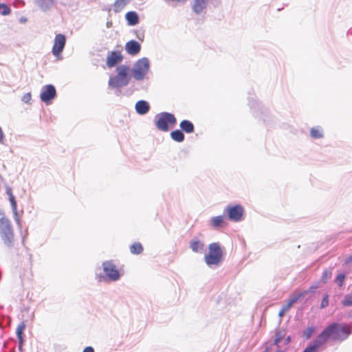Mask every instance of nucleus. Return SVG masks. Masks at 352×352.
Segmentation results:
<instances>
[{"instance_id": "obj_21", "label": "nucleus", "mask_w": 352, "mask_h": 352, "mask_svg": "<svg viewBox=\"0 0 352 352\" xmlns=\"http://www.w3.org/2000/svg\"><path fill=\"white\" fill-rule=\"evenodd\" d=\"M286 336V331L284 329H279L275 331V338L274 344L276 346H279V343L283 340Z\"/></svg>"}, {"instance_id": "obj_14", "label": "nucleus", "mask_w": 352, "mask_h": 352, "mask_svg": "<svg viewBox=\"0 0 352 352\" xmlns=\"http://www.w3.org/2000/svg\"><path fill=\"white\" fill-rule=\"evenodd\" d=\"M210 223V226L215 229L226 226L227 225L225 221V217L222 215L216 216L211 218Z\"/></svg>"}, {"instance_id": "obj_13", "label": "nucleus", "mask_w": 352, "mask_h": 352, "mask_svg": "<svg viewBox=\"0 0 352 352\" xmlns=\"http://www.w3.org/2000/svg\"><path fill=\"white\" fill-rule=\"evenodd\" d=\"M208 0H194L192 10L196 14L201 13L206 8Z\"/></svg>"}, {"instance_id": "obj_33", "label": "nucleus", "mask_w": 352, "mask_h": 352, "mask_svg": "<svg viewBox=\"0 0 352 352\" xmlns=\"http://www.w3.org/2000/svg\"><path fill=\"white\" fill-rule=\"evenodd\" d=\"M331 274H332V272H331V270H329V269H327V270H325L324 272H323V274H322V280L324 281V283H326L327 280L331 278Z\"/></svg>"}, {"instance_id": "obj_44", "label": "nucleus", "mask_w": 352, "mask_h": 352, "mask_svg": "<svg viewBox=\"0 0 352 352\" xmlns=\"http://www.w3.org/2000/svg\"><path fill=\"white\" fill-rule=\"evenodd\" d=\"M276 352H283V351H276Z\"/></svg>"}, {"instance_id": "obj_32", "label": "nucleus", "mask_w": 352, "mask_h": 352, "mask_svg": "<svg viewBox=\"0 0 352 352\" xmlns=\"http://www.w3.org/2000/svg\"><path fill=\"white\" fill-rule=\"evenodd\" d=\"M342 305L344 306V307H349V306H352V294L351 295H346L343 301H342Z\"/></svg>"}, {"instance_id": "obj_35", "label": "nucleus", "mask_w": 352, "mask_h": 352, "mask_svg": "<svg viewBox=\"0 0 352 352\" xmlns=\"http://www.w3.org/2000/svg\"><path fill=\"white\" fill-rule=\"evenodd\" d=\"M291 307L287 304L284 305L280 310L278 316L282 318Z\"/></svg>"}, {"instance_id": "obj_43", "label": "nucleus", "mask_w": 352, "mask_h": 352, "mask_svg": "<svg viewBox=\"0 0 352 352\" xmlns=\"http://www.w3.org/2000/svg\"><path fill=\"white\" fill-rule=\"evenodd\" d=\"M316 288H317V286H315V287H312V286H311V287L309 288V290H310V291H314V290L315 289H316Z\"/></svg>"}, {"instance_id": "obj_27", "label": "nucleus", "mask_w": 352, "mask_h": 352, "mask_svg": "<svg viewBox=\"0 0 352 352\" xmlns=\"http://www.w3.org/2000/svg\"><path fill=\"white\" fill-rule=\"evenodd\" d=\"M310 135L311 138L314 139L322 138L323 137L322 130L318 127L311 128L310 130Z\"/></svg>"}, {"instance_id": "obj_9", "label": "nucleus", "mask_w": 352, "mask_h": 352, "mask_svg": "<svg viewBox=\"0 0 352 352\" xmlns=\"http://www.w3.org/2000/svg\"><path fill=\"white\" fill-rule=\"evenodd\" d=\"M56 96L55 87L52 85H47L43 87L41 94V100L47 104L50 103Z\"/></svg>"}, {"instance_id": "obj_31", "label": "nucleus", "mask_w": 352, "mask_h": 352, "mask_svg": "<svg viewBox=\"0 0 352 352\" xmlns=\"http://www.w3.org/2000/svg\"><path fill=\"white\" fill-rule=\"evenodd\" d=\"M23 277L24 278L27 280H32L33 277V273L32 271V265H30V267H28V269L25 270L23 273Z\"/></svg>"}, {"instance_id": "obj_25", "label": "nucleus", "mask_w": 352, "mask_h": 352, "mask_svg": "<svg viewBox=\"0 0 352 352\" xmlns=\"http://www.w3.org/2000/svg\"><path fill=\"white\" fill-rule=\"evenodd\" d=\"M171 138L177 142H182L184 140V135L180 130H175L170 133Z\"/></svg>"}, {"instance_id": "obj_42", "label": "nucleus", "mask_w": 352, "mask_h": 352, "mask_svg": "<svg viewBox=\"0 0 352 352\" xmlns=\"http://www.w3.org/2000/svg\"><path fill=\"white\" fill-rule=\"evenodd\" d=\"M352 262V254L346 260V263Z\"/></svg>"}, {"instance_id": "obj_38", "label": "nucleus", "mask_w": 352, "mask_h": 352, "mask_svg": "<svg viewBox=\"0 0 352 352\" xmlns=\"http://www.w3.org/2000/svg\"><path fill=\"white\" fill-rule=\"evenodd\" d=\"M82 352H94V349L91 346H87L84 349Z\"/></svg>"}, {"instance_id": "obj_34", "label": "nucleus", "mask_w": 352, "mask_h": 352, "mask_svg": "<svg viewBox=\"0 0 352 352\" xmlns=\"http://www.w3.org/2000/svg\"><path fill=\"white\" fill-rule=\"evenodd\" d=\"M344 279L345 275L343 274H340L336 276L335 281L339 285V287H342L343 285Z\"/></svg>"}, {"instance_id": "obj_3", "label": "nucleus", "mask_w": 352, "mask_h": 352, "mask_svg": "<svg viewBox=\"0 0 352 352\" xmlns=\"http://www.w3.org/2000/svg\"><path fill=\"white\" fill-rule=\"evenodd\" d=\"M117 75L111 77L109 85L112 87H118L128 85L130 76H129V67L126 65H120L117 67Z\"/></svg>"}, {"instance_id": "obj_23", "label": "nucleus", "mask_w": 352, "mask_h": 352, "mask_svg": "<svg viewBox=\"0 0 352 352\" xmlns=\"http://www.w3.org/2000/svg\"><path fill=\"white\" fill-rule=\"evenodd\" d=\"M26 324L24 322H21L16 328V336L19 340L20 344H22L23 342V331L25 329Z\"/></svg>"}, {"instance_id": "obj_41", "label": "nucleus", "mask_w": 352, "mask_h": 352, "mask_svg": "<svg viewBox=\"0 0 352 352\" xmlns=\"http://www.w3.org/2000/svg\"><path fill=\"white\" fill-rule=\"evenodd\" d=\"M173 2L179 3H184L187 1V0H171Z\"/></svg>"}, {"instance_id": "obj_8", "label": "nucleus", "mask_w": 352, "mask_h": 352, "mask_svg": "<svg viewBox=\"0 0 352 352\" xmlns=\"http://www.w3.org/2000/svg\"><path fill=\"white\" fill-rule=\"evenodd\" d=\"M103 270L108 278L111 280H117L120 278V274L115 264L111 261L104 262Z\"/></svg>"}, {"instance_id": "obj_1", "label": "nucleus", "mask_w": 352, "mask_h": 352, "mask_svg": "<svg viewBox=\"0 0 352 352\" xmlns=\"http://www.w3.org/2000/svg\"><path fill=\"white\" fill-rule=\"evenodd\" d=\"M351 333V327L346 324L333 322L318 335L325 344L329 338L333 340L342 341L346 339Z\"/></svg>"}, {"instance_id": "obj_36", "label": "nucleus", "mask_w": 352, "mask_h": 352, "mask_svg": "<svg viewBox=\"0 0 352 352\" xmlns=\"http://www.w3.org/2000/svg\"><path fill=\"white\" fill-rule=\"evenodd\" d=\"M329 305V295L325 294L320 305V308H324Z\"/></svg>"}, {"instance_id": "obj_40", "label": "nucleus", "mask_w": 352, "mask_h": 352, "mask_svg": "<svg viewBox=\"0 0 352 352\" xmlns=\"http://www.w3.org/2000/svg\"><path fill=\"white\" fill-rule=\"evenodd\" d=\"M284 339H285V344H288L291 342L290 336H287V337L285 338Z\"/></svg>"}, {"instance_id": "obj_39", "label": "nucleus", "mask_w": 352, "mask_h": 352, "mask_svg": "<svg viewBox=\"0 0 352 352\" xmlns=\"http://www.w3.org/2000/svg\"><path fill=\"white\" fill-rule=\"evenodd\" d=\"M3 138H4V134H3V132L1 129V128L0 127V142H3Z\"/></svg>"}, {"instance_id": "obj_26", "label": "nucleus", "mask_w": 352, "mask_h": 352, "mask_svg": "<svg viewBox=\"0 0 352 352\" xmlns=\"http://www.w3.org/2000/svg\"><path fill=\"white\" fill-rule=\"evenodd\" d=\"M38 4L43 10L49 9L54 3V0H36Z\"/></svg>"}, {"instance_id": "obj_2", "label": "nucleus", "mask_w": 352, "mask_h": 352, "mask_svg": "<svg viewBox=\"0 0 352 352\" xmlns=\"http://www.w3.org/2000/svg\"><path fill=\"white\" fill-rule=\"evenodd\" d=\"M223 256V252L218 243H212L208 245V252L204 256L206 263L208 266L219 265Z\"/></svg>"}, {"instance_id": "obj_19", "label": "nucleus", "mask_w": 352, "mask_h": 352, "mask_svg": "<svg viewBox=\"0 0 352 352\" xmlns=\"http://www.w3.org/2000/svg\"><path fill=\"white\" fill-rule=\"evenodd\" d=\"M126 19L130 25H135L139 22V17L135 12L131 11L126 14Z\"/></svg>"}, {"instance_id": "obj_15", "label": "nucleus", "mask_w": 352, "mask_h": 352, "mask_svg": "<svg viewBox=\"0 0 352 352\" xmlns=\"http://www.w3.org/2000/svg\"><path fill=\"white\" fill-rule=\"evenodd\" d=\"M190 248L194 252H202L204 250L205 245L198 239H193L190 243Z\"/></svg>"}, {"instance_id": "obj_29", "label": "nucleus", "mask_w": 352, "mask_h": 352, "mask_svg": "<svg viewBox=\"0 0 352 352\" xmlns=\"http://www.w3.org/2000/svg\"><path fill=\"white\" fill-rule=\"evenodd\" d=\"M11 12L10 8L5 3H0V14L5 16Z\"/></svg>"}, {"instance_id": "obj_24", "label": "nucleus", "mask_w": 352, "mask_h": 352, "mask_svg": "<svg viewBox=\"0 0 352 352\" xmlns=\"http://www.w3.org/2000/svg\"><path fill=\"white\" fill-rule=\"evenodd\" d=\"M131 253L140 254L143 252V247L140 242L133 243L129 248Z\"/></svg>"}, {"instance_id": "obj_20", "label": "nucleus", "mask_w": 352, "mask_h": 352, "mask_svg": "<svg viewBox=\"0 0 352 352\" xmlns=\"http://www.w3.org/2000/svg\"><path fill=\"white\" fill-rule=\"evenodd\" d=\"M179 126H180L181 129L187 133H191L194 132V130H195L194 125L189 120H184L182 121Z\"/></svg>"}, {"instance_id": "obj_17", "label": "nucleus", "mask_w": 352, "mask_h": 352, "mask_svg": "<svg viewBox=\"0 0 352 352\" xmlns=\"http://www.w3.org/2000/svg\"><path fill=\"white\" fill-rule=\"evenodd\" d=\"M150 109L149 104L144 100H140L135 104L136 111L141 115L146 113Z\"/></svg>"}, {"instance_id": "obj_10", "label": "nucleus", "mask_w": 352, "mask_h": 352, "mask_svg": "<svg viewBox=\"0 0 352 352\" xmlns=\"http://www.w3.org/2000/svg\"><path fill=\"white\" fill-rule=\"evenodd\" d=\"M66 38L62 34H58L55 36L54 43L52 47V53L55 56H59L65 45Z\"/></svg>"}, {"instance_id": "obj_4", "label": "nucleus", "mask_w": 352, "mask_h": 352, "mask_svg": "<svg viewBox=\"0 0 352 352\" xmlns=\"http://www.w3.org/2000/svg\"><path fill=\"white\" fill-rule=\"evenodd\" d=\"M0 235L4 243L11 246L14 242V231L10 221L6 217L0 219Z\"/></svg>"}, {"instance_id": "obj_6", "label": "nucleus", "mask_w": 352, "mask_h": 352, "mask_svg": "<svg viewBox=\"0 0 352 352\" xmlns=\"http://www.w3.org/2000/svg\"><path fill=\"white\" fill-rule=\"evenodd\" d=\"M149 69V62L146 58L140 59L135 63L133 69V76L135 80H140L144 78Z\"/></svg>"}, {"instance_id": "obj_30", "label": "nucleus", "mask_w": 352, "mask_h": 352, "mask_svg": "<svg viewBox=\"0 0 352 352\" xmlns=\"http://www.w3.org/2000/svg\"><path fill=\"white\" fill-rule=\"evenodd\" d=\"M316 329L314 327H307L303 332V336L306 339L311 338L312 334L315 332Z\"/></svg>"}, {"instance_id": "obj_28", "label": "nucleus", "mask_w": 352, "mask_h": 352, "mask_svg": "<svg viewBox=\"0 0 352 352\" xmlns=\"http://www.w3.org/2000/svg\"><path fill=\"white\" fill-rule=\"evenodd\" d=\"M307 291H303L302 292L298 294L296 296L292 297L287 302V305L291 307L294 303H295L300 298L303 297L305 295L307 294Z\"/></svg>"}, {"instance_id": "obj_11", "label": "nucleus", "mask_w": 352, "mask_h": 352, "mask_svg": "<svg viewBox=\"0 0 352 352\" xmlns=\"http://www.w3.org/2000/svg\"><path fill=\"white\" fill-rule=\"evenodd\" d=\"M123 56L120 51L111 52L107 57V65L111 68L122 62Z\"/></svg>"}, {"instance_id": "obj_18", "label": "nucleus", "mask_w": 352, "mask_h": 352, "mask_svg": "<svg viewBox=\"0 0 352 352\" xmlns=\"http://www.w3.org/2000/svg\"><path fill=\"white\" fill-rule=\"evenodd\" d=\"M8 195H9V200L11 204L12 209L14 214L15 220L16 221L17 223H19V219L18 212H17L16 201L15 198H14V197L12 192V190L10 189L8 190Z\"/></svg>"}, {"instance_id": "obj_22", "label": "nucleus", "mask_w": 352, "mask_h": 352, "mask_svg": "<svg viewBox=\"0 0 352 352\" xmlns=\"http://www.w3.org/2000/svg\"><path fill=\"white\" fill-rule=\"evenodd\" d=\"M129 0H116L113 8L115 12H121L124 7L129 3Z\"/></svg>"}, {"instance_id": "obj_5", "label": "nucleus", "mask_w": 352, "mask_h": 352, "mask_svg": "<svg viewBox=\"0 0 352 352\" xmlns=\"http://www.w3.org/2000/svg\"><path fill=\"white\" fill-rule=\"evenodd\" d=\"M176 124V118L172 113L164 112L155 117L156 127L162 131H168V125L173 126Z\"/></svg>"}, {"instance_id": "obj_7", "label": "nucleus", "mask_w": 352, "mask_h": 352, "mask_svg": "<svg viewBox=\"0 0 352 352\" xmlns=\"http://www.w3.org/2000/svg\"><path fill=\"white\" fill-rule=\"evenodd\" d=\"M226 211L228 218L232 221L237 222L243 219L244 209L241 205L228 206Z\"/></svg>"}, {"instance_id": "obj_37", "label": "nucleus", "mask_w": 352, "mask_h": 352, "mask_svg": "<svg viewBox=\"0 0 352 352\" xmlns=\"http://www.w3.org/2000/svg\"><path fill=\"white\" fill-rule=\"evenodd\" d=\"M31 100V94L30 93L26 94L24 95L23 98V100L25 102H28Z\"/></svg>"}, {"instance_id": "obj_12", "label": "nucleus", "mask_w": 352, "mask_h": 352, "mask_svg": "<svg viewBox=\"0 0 352 352\" xmlns=\"http://www.w3.org/2000/svg\"><path fill=\"white\" fill-rule=\"evenodd\" d=\"M125 48L128 54L136 55L140 52L141 47L138 41L133 40L126 43Z\"/></svg>"}, {"instance_id": "obj_16", "label": "nucleus", "mask_w": 352, "mask_h": 352, "mask_svg": "<svg viewBox=\"0 0 352 352\" xmlns=\"http://www.w3.org/2000/svg\"><path fill=\"white\" fill-rule=\"evenodd\" d=\"M323 344L324 343L318 336L314 343L309 345L302 352H317Z\"/></svg>"}]
</instances>
